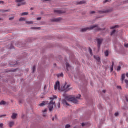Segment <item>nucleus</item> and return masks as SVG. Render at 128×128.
I'll return each mask as SVG.
<instances>
[{"instance_id": "nucleus-6", "label": "nucleus", "mask_w": 128, "mask_h": 128, "mask_svg": "<svg viewBox=\"0 0 128 128\" xmlns=\"http://www.w3.org/2000/svg\"><path fill=\"white\" fill-rule=\"evenodd\" d=\"M24 0H16V2H18V6H24L26 2H23Z\"/></svg>"}, {"instance_id": "nucleus-48", "label": "nucleus", "mask_w": 128, "mask_h": 128, "mask_svg": "<svg viewBox=\"0 0 128 128\" xmlns=\"http://www.w3.org/2000/svg\"><path fill=\"white\" fill-rule=\"evenodd\" d=\"M56 118V116H55V118H52V120H54Z\"/></svg>"}, {"instance_id": "nucleus-42", "label": "nucleus", "mask_w": 128, "mask_h": 128, "mask_svg": "<svg viewBox=\"0 0 128 128\" xmlns=\"http://www.w3.org/2000/svg\"><path fill=\"white\" fill-rule=\"evenodd\" d=\"M58 76H64V74L62 73L60 75H58Z\"/></svg>"}, {"instance_id": "nucleus-44", "label": "nucleus", "mask_w": 128, "mask_h": 128, "mask_svg": "<svg viewBox=\"0 0 128 128\" xmlns=\"http://www.w3.org/2000/svg\"><path fill=\"white\" fill-rule=\"evenodd\" d=\"M118 88H119L120 90H122V86H118Z\"/></svg>"}, {"instance_id": "nucleus-47", "label": "nucleus", "mask_w": 128, "mask_h": 128, "mask_svg": "<svg viewBox=\"0 0 128 128\" xmlns=\"http://www.w3.org/2000/svg\"><path fill=\"white\" fill-rule=\"evenodd\" d=\"M86 126V124L82 123V126Z\"/></svg>"}, {"instance_id": "nucleus-59", "label": "nucleus", "mask_w": 128, "mask_h": 128, "mask_svg": "<svg viewBox=\"0 0 128 128\" xmlns=\"http://www.w3.org/2000/svg\"><path fill=\"white\" fill-rule=\"evenodd\" d=\"M13 72H15V70H13Z\"/></svg>"}, {"instance_id": "nucleus-22", "label": "nucleus", "mask_w": 128, "mask_h": 128, "mask_svg": "<svg viewBox=\"0 0 128 128\" xmlns=\"http://www.w3.org/2000/svg\"><path fill=\"white\" fill-rule=\"evenodd\" d=\"M46 102H43L41 104H40V106H46Z\"/></svg>"}, {"instance_id": "nucleus-4", "label": "nucleus", "mask_w": 128, "mask_h": 128, "mask_svg": "<svg viewBox=\"0 0 128 128\" xmlns=\"http://www.w3.org/2000/svg\"><path fill=\"white\" fill-rule=\"evenodd\" d=\"M90 30H94L96 32H99L100 30H102V28H100V26L98 24L90 26Z\"/></svg>"}, {"instance_id": "nucleus-41", "label": "nucleus", "mask_w": 128, "mask_h": 128, "mask_svg": "<svg viewBox=\"0 0 128 128\" xmlns=\"http://www.w3.org/2000/svg\"><path fill=\"white\" fill-rule=\"evenodd\" d=\"M4 126V124L2 123L0 124V128H2Z\"/></svg>"}, {"instance_id": "nucleus-37", "label": "nucleus", "mask_w": 128, "mask_h": 128, "mask_svg": "<svg viewBox=\"0 0 128 128\" xmlns=\"http://www.w3.org/2000/svg\"><path fill=\"white\" fill-rule=\"evenodd\" d=\"M4 116H6V115H2V116L0 115V118H4Z\"/></svg>"}, {"instance_id": "nucleus-32", "label": "nucleus", "mask_w": 128, "mask_h": 128, "mask_svg": "<svg viewBox=\"0 0 128 128\" xmlns=\"http://www.w3.org/2000/svg\"><path fill=\"white\" fill-rule=\"evenodd\" d=\"M90 14H96V12L94 11H92Z\"/></svg>"}, {"instance_id": "nucleus-29", "label": "nucleus", "mask_w": 128, "mask_h": 128, "mask_svg": "<svg viewBox=\"0 0 128 128\" xmlns=\"http://www.w3.org/2000/svg\"><path fill=\"white\" fill-rule=\"evenodd\" d=\"M124 82H125V83H126V88H128V80H124Z\"/></svg>"}, {"instance_id": "nucleus-55", "label": "nucleus", "mask_w": 128, "mask_h": 128, "mask_svg": "<svg viewBox=\"0 0 128 128\" xmlns=\"http://www.w3.org/2000/svg\"><path fill=\"white\" fill-rule=\"evenodd\" d=\"M126 77L128 78V73L126 74Z\"/></svg>"}, {"instance_id": "nucleus-23", "label": "nucleus", "mask_w": 128, "mask_h": 128, "mask_svg": "<svg viewBox=\"0 0 128 128\" xmlns=\"http://www.w3.org/2000/svg\"><path fill=\"white\" fill-rule=\"evenodd\" d=\"M19 20L20 22H26V18H21Z\"/></svg>"}, {"instance_id": "nucleus-35", "label": "nucleus", "mask_w": 128, "mask_h": 128, "mask_svg": "<svg viewBox=\"0 0 128 128\" xmlns=\"http://www.w3.org/2000/svg\"><path fill=\"white\" fill-rule=\"evenodd\" d=\"M58 108H60V103H58Z\"/></svg>"}, {"instance_id": "nucleus-16", "label": "nucleus", "mask_w": 128, "mask_h": 128, "mask_svg": "<svg viewBox=\"0 0 128 128\" xmlns=\"http://www.w3.org/2000/svg\"><path fill=\"white\" fill-rule=\"evenodd\" d=\"M94 58H96V60H98V62H100V57L96 56H94Z\"/></svg>"}, {"instance_id": "nucleus-17", "label": "nucleus", "mask_w": 128, "mask_h": 128, "mask_svg": "<svg viewBox=\"0 0 128 128\" xmlns=\"http://www.w3.org/2000/svg\"><path fill=\"white\" fill-rule=\"evenodd\" d=\"M14 122H10L9 123V126L10 128H12V126H14Z\"/></svg>"}, {"instance_id": "nucleus-26", "label": "nucleus", "mask_w": 128, "mask_h": 128, "mask_svg": "<svg viewBox=\"0 0 128 128\" xmlns=\"http://www.w3.org/2000/svg\"><path fill=\"white\" fill-rule=\"evenodd\" d=\"M118 28V26H112L110 28L111 30H114V28Z\"/></svg>"}, {"instance_id": "nucleus-39", "label": "nucleus", "mask_w": 128, "mask_h": 128, "mask_svg": "<svg viewBox=\"0 0 128 128\" xmlns=\"http://www.w3.org/2000/svg\"><path fill=\"white\" fill-rule=\"evenodd\" d=\"M19 102H20V104H22V102H24V100H19Z\"/></svg>"}, {"instance_id": "nucleus-46", "label": "nucleus", "mask_w": 128, "mask_h": 128, "mask_svg": "<svg viewBox=\"0 0 128 128\" xmlns=\"http://www.w3.org/2000/svg\"><path fill=\"white\" fill-rule=\"evenodd\" d=\"M108 2V0H105L104 2V4H106V2Z\"/></svg>"}, {"instance_id": "nucleus-52", "label": "nucleus", "mask_w": 128, "mask_h": 128, "mask_svg": "<svg viewBox=\"0 0 128 128\" xmlns=\"http://www.w3.org/2000/svg\"><path fill=\"white\" fill-rule=\"evenodd\" d=\"M16 64H18V62H16V64H13V66H16Z\"/></svg>"}, {"instance_id": "nucleus-11", "label": "nucleus", "mask_w": 128, "mask_h": 128, "mask_svg": "<svg viewBox=\"0 0 128 128\" xmlns=\"http://www.w3.org/2000/svg\"><path fill=\"white\" fill-rule=\"evenodd\" d=\"M66 100H66H66H63L62 104L64 106H70V104H68V102Z\"/></svg>"}, {"instance_id": "nucleus-8", "label": "nucleus", "mask_w": 128, "mask_h": 128, "mask_svg": "<svg viewBox=\"0 0 128 128\" xmlns=\"http://www.w3.org/2000/svg\"><path fill=\"white\" fill-rule=\"evenodd\" d=\"M62 20V18H54L51 20V22H60Z\"/></svg>"}, {"instance_id": "nucleus-28", "label": "nucleus", "mask_w": 128, "mask_h": 128, "mask_svg": "<svg viewBox=\"0 0 128 128\" xmlns=\"http://www.w3.org/2000/svg\"><path fill=\"white\" fill-rule=\"evenodd\" d=\"M28 12H24L21 14V16H28Z\"/></svg>"}, {"instance_id": "nucleus-14", "label": "nucleus", "mask_w": 128, "mask_h": 128, "mask_svg": "<svg viewBox=\"0 0 128 128\" xmlns=\"http://www.w3.org/2000/svg\"><path fill=\"white\" fill-rule=\"evenodd\" d=\"M114 62H112V66H111L110 68V70L111 72H114Z\"/></svg>"}, {"instance_id": "nucleus-20", "label": "nucleus", "mask_w": 128, "mask_h": 128, "mask_svg": "<svg viewBox=\"0 0 128 128\" xmlns=\"http://www.w3.org/2000/svg\"><path fill=\"white\" fill-rule=\"evenodd\" d=\"M66 66L67 68V70L68 71V68H70V64L68 62L66 63Z\"/></svg>"}, {"instance_id": "nucleus-2", "label": "nucleus", "mask_w": 128, "mask_h": 128, "mask_svg": "<svg viewBox=\"0 0 128 128\" xmlns=\"http://www.w3.org/2000/svg\"><path fill=\"white\" fill-rule=\"evenodd\" d=\"M56 98H58V97L56 96H54V98H50V100H52V101L49 104L48 108L49 111L50 112H52V110H54V106H56V102H53V100Z\"/></svg>"}, {"instance_id": "nucleus-24", "label": "nucleus", "mask_w": 128, "mask_h": 128, "mask_svg": "<svg viewBox=\"0 0 128 128\" xmlns=\"http://www.w3.org/2000/svg\"><path fill=\"white\" fill-rule=\"evenodd\" d=\"M89 52H90V55L92 56L93 55L92 50V48H89Z\"/></svg>"}, {"instance_id": "nucleus-15", "label": "nucleus", "mask_w": 128, "mask_h": 128, "mask_svg": "<svg viewBox=\"0 0 128 128\" xmlns=\"http://www.w3.org/2000/svg\"><path fill=\"white\" fill-rule=\"evenodd\" d=\"M6 102L4 100L2 101L0 103V106H6Z\"/></svg>"}, {"instance_id": "nucleus-1", "label": "nucleus", "mask_w": 128, "mask_h": 128, "mask_svg": "<svg viewBox=\"0 0 128 128\" xmlns=\"http://www.w3.org/2000/svg\"><path fill=\"white\" fill-rule=\"evenodd\" d=\"M70 88V85H68V84L66 83L63 88H60V83L58 81L56 82L54 86L55 90H58L60 92H70V90H72Z\"/></svg>"}, {"instance_id": "nucleus-53", "label": "nucleus", "mask_w": 128, "mask_h": 128, "mask_svg": "<svg viewBox=\"0 0 128 128\" xmlns=\"http://www.w3.org/2000/svg\"><path fill=\"white\" fill-rule=\"evenodd\" d=\"M0 4H4V2H0Z\"/></svg>"}, {"instance_id": "nucleus-40", "label": "nucleus", "mask_w": 128, "mask_h": 128, "mask_svg": "<svg viewBox=\"0 0 128 128\" xmlns=\"http://www.w3.org/2000/svg\"><path fill=\"white\" fill-rule=\"evenodd\" d=\"M39 28H32V30H38Z\"/></svg>"}, {"instance_id": "nucleus-12", "label": "nucleus", "mask_w": 128, "mask_h": 128, "mask_svg": "<svg viewBox=\"0 0 128 128\" xmlns=\"http://www.w3.org/2000/svg\"><path fill=\"white\" fill-rule=\"evenodd\" d=\"M126 79V74H122L121 78V80L122 82V84H124V82Z\"/></svg>"}, {"instance_id": "nucleus-36", "label": "nucleus", "mask_w": 128, "mask_h": 128, "mask_svg": "<svg viewBox=\"0 0 128 128\" xmlns=\"http://www.w3.org/2000/svg\"><path fill=\"white\" fill-rule=\"evenodd\" d=\"M48 112V108H46L44 110H43L44 114V112Z\"/></svg>"}, {"instance_id": "nucleus-27", "label": "nucleus", "mask_w": 128, "mask_h": 128, "mask_svg": "<svg viewBox=\"0 0 128 128\" xmlns=\"http://www.w3.org/2000/svg\"><path fill=\"white\" fill-rule=\"evenodd\" d=\"M104 54H105V56H108V54H108V50H106V51L104 52Z\"/></svg>"}, {"instance_id": "nucleus-5", "label": "nucleus", "mask_w": 128, "mask_h": 128, "mask_svg": "<svg viewBox=\"0 0 128 128\" xmlns=\"http://www.w3.org/2000/svg\"><path fill=\"white\" fill-rule=\"evenodd\" d=\"M96 40L98 42V48L100 50V46H102V42H104V39L98 38Z\"/></svg>"}, {"instance_id": "nucleus-13", "label": "nucleus", "mask_w": 128, "mask_h": 128, "mask_svg": "<svg viewBox=\"0 0 128 128\" xmlns=\"http://www.w3.org/2000/svg\"><path fill=\"white\" fill-rule=\"evenodd\" d=\"M16 116H18V114H16V113H14L12 114V120H16Z\"/></svg>"}, {"instance_id": "nucleus-3", "label": "nucleus", "mask_w": 128, "mask_h": 128, "mask_svg": "<svg viewBox=\"0 0 128 128\" xmlns=\"http://www.w3.org/2000/svg\"><path fill=\"white\" fill-rule=\"evenodd\" d=\"M82 96L79 94L78 96H76V98H72L70 97H66V100H68V102H72L74 104H78V100H80Z\"/></svg>"}, {"instance_id": "nucleus-18", "label": "nucleus", "mask_w": 128, "mask_h": 128, "mask_svg": "<svg viewBox=\"0 0 128 128\" xmlns=\"http://www.w3.org/2000/svg\"><path fill=\"white\" fill-rule=\"evenodd\" d=\"M86 2L85 1H81L79 2L78 3V4H86Z\"/></svg>"}, {"instance_id": "nucleus-58", "label": "nucleus", "mask_w": 128, "mask_h": 128, "mask_svg": "<svg viewBox=\"0 0 128 128\" xmlns=\"http://www.w3.org/2000/svg\"><path fill=\"white\" fill-rule=\"evenodd\" d=\"M46 86H44V90H46Z\"/></svg>"}, {"instance_id": "nucleus-57", "label": "nucleus", "mask_w": 128, "mask_h": 128, "mask_svg": "<svg viewBox=\"0 0 128 128\" xmlns=\"http://www.w3.org/2000/svg\"><path fill=\"white\" fill-rule=\"evenodd\" d=\"M43 116L46 117V114H44Z\"/></svg>"}, {"instance_id": "nucleus-19", "label": "nucleus", "mask_w": 128, "mask_h": 128, "mask_svg": "<svg viewBox=\"0 0 128 128\" xmlns=\"http://www.w3.org/2000/svg\"><path fill=\"white\" fill-rule=\"evenodd\" d=\"M10 12V10H1L0 11V12Z\"/></svg>"}, {"instance_id": "nucleus-25", "label": "nucleus", "mask_w": 128, "mask_h": 128, "mask_svg": "<svg viewBox=\"0 0 128 128\" xmlns=\"http://www.w3.org/2000/svg\"><path fill=\"white\" fill-rule=\"evenodd\" d=\"M36 66H34V67L32 68L33 74L36 72Z\"/></svg>"}, {"instance_id": "nucleus-30", "label": "nucleus", "mask_w": 128, "mask_h": 128, "mask_svg": "<svg viewBox=\"0 0 128 128\" xmlns=\"http://www.w3.org/2000/svg\"><path fill=\"white\" fill-rule=\"evenodd\" d=\"M120 70H122V68L120 66H118L117 68V72H120Z\"/></svg>"}, {"instance_id": "nucleus-7", "label": "nucleus", "mask_w": 128, "mask_h": 128, "mask_svg": "<svg viewBox=\"0 0 128 128\" xmlns=\"http://www.w3.org/2000/svg\"><path fill=\"white\" fill-rule=\"evenodd\" d=\"M112 12V9H110V10H106L104 11L100 10L98 12H99V14H108L109 12Z\"/></svg>"}, {"instance_id": "nucleus-54", "label": "nucleus", "mask_w": 128, "mask_h": 128, "mask_svg": "<svg viewBox=\"0 0 128 128\" xmlns=\"http://www.w3.org/2000/svg\"><path fill=\"white\" fill-rule=\"evenodd\" d=\"M126 98V102H128V98Z\"/></svg>"}, {"instance_id": "nucleus-50", "label": "nucleus", "mask_w": 128, "mask_h": 128, "mask_svg": "<svg viewBox=\"0 0 128 128\" xmlns=\"http://www.w3.org/2000/svg\"><path fill=\"white\" fill-rule=\"evenodd\" d=\"M128 1H124V4H128Z\"/></svg>"}, {"instance_id": "nucleus-9", "label": "nucleus", "mask_w": 128, "mask_h": 128, "mask_svg": "<svg viewBox=\"0 0 128 128\" xmlns=\"http://www.w3.org/2000/svg\"><path fill=\"white\" fill-rule=\"evenodd\" d=\"M54 12L56 14H64L66 12L61 10H54Z\"/></svg>"}, {"instance_id": "nucleus-34", "label": "nucleus", "mask_w": 128, "mask_h": 128, "mask_svg": "<svg viewBox=\"0 0 128 128\" xmlns=\"http://www.w3.org/2000/svg\"><path fill=\"white\" fill-rule=\"evenodd\" d=\"M70 128V124L66 125V128Z\"/></svg>"}, {"instance_id": "nucleus-31", "label": "nucleus", "mask_w": 128, "mask_h": 128, "mask_svg": "<svg viewBox=\"0 0 128 128\" xmlns=\"http://www.w3.org/2000/svg\"><path fill=\"white\" fill-rule=\"evenodd\" d=\"M114 34H116V30H114L112 33H111V36H114Z\"/></svg>"}, {"instance_id": "nucleus-60", "label": "nucleus", "mask_w": 128, "mask_h": 128, "mask_svg": "<svg viewBox=\"0 0 128 128\" xmlns=\"http://www.w3.org/2000/svg\"><path fill=\"white\" fill-rule=\"evenodd\" d=\"M76 128V127H75V128Z\"/></svg>"}, {"instance_id": "nucleus-33", "label": "nucleus", "mask_w": 128, "mask_h": 128, "mask_svg": "<svg viewBox=\"0 0 128 128\" xmlns=\"http://www.w3.org/2000/svg\"><path fill=\"white\" fill-rule=\"evenodd\" d=\"M118 114H118V112H116L114 114L115 116H118Z\"/></svg>"}, {"instance_id": "nucleus-51", "label": "nucleus", "mask_w": 128, "mask_h": 128, "mask_svg": "<svg viewBox=\"0 0 128 128\" xmlns=\"http://www.w3.org/2000/svg\"><path fill=\"white\" fill-rule=\"evenodd\" d=\"M106 90H103V92H104V94H106Z\"/></svg>"}, {"instance_id": "nucleus-49", "label": "nucleus", "mask_w": 128, "mask_h": 128, "mask_svg": "<svg viewBox=\"0 0 128 128\" xmlns=\"http://www.w3.org/2000/svg\"><path fill=\"white\" fill-rule=\"evenodd\" d=\"M50 0H44V2H50Z\"/></svg>"}, {"instance_id": "nucleus-38", "label": "nucleus", "mask_w": 128, "mask_h": 128, "mask_svg": "<svg viewBox=\"0 0 128 128\" xmlns=\"http://www.w3.org/2000/svg\"><path fill=\"white\" fill-rule=\"evenodd\" d=\"M14 17H12V18H10L9 20H14Z\"/></svg>"}, {"instance_id": "nucleus-56", "label": "nucleus", "mask_w": 128, "mask_h": 128, "mask_svg": "<svg viewBox=\"0 0 128 128\" xmlns=\"http://www.w3.org/2000/svg\"><path fill=\"white\" fill-rule=\"evenodd\" d=\"M31 10H34V8H31Z\"/></svg>"}, {"instance_id": "nucleus-43", "label": "nucleus", "mask_w": 128, "mask_h": 128, "mask_svg": "<svg viewBox=\"0 0 128 128\" xmlns=\"http://www.w3.org/2000/svg\"><path fill=\"white\" fill-rule=\"evenodd\" d=\"M42 20V18L41 17L37 18V20Z\"/></svg>"}, {"instance_id": "nucleus-45", "label": "nucleus", "mask_w": 128, "mask_h": 128, "mask_svg": "<svg viewBox=\"0 0 128 128\" xmlns=\"http://www.w3.org/2000/svg\"><path fill=\"white\" fill-rule=\"evenodd\" d=\"M124 46L125 48H128V44H125Z\"/></svg>"}, {"instance_id": "nucleus-10", "label": "nucleus", "mask_w": 128, "mask_h": 128, "mask_svg": "<svg viewBox=\"0 0 128 128\" xmlns=\"http://www.w3.org/2000/svg\"><path fill=\"white\" fill-rule=\"evenodd\" d=\"M88 30H91L90 27H88L86 28H83L81 30V32H88Z\"/></svg>"}, {"instance_id": "nucleus-21", "label": "nucleus", "mask_w": 128, "mask_h": 128, "mask_svg": "<svg viewBox=\"0 0 128 128\" xmlns=\"http://www.w3.org/2000/svg\"><path fill=\"white\" fill-rule=\"evenodd\" d=\"M26 24H33L34 22H26Z\"/></svg>"}]
</instances>
